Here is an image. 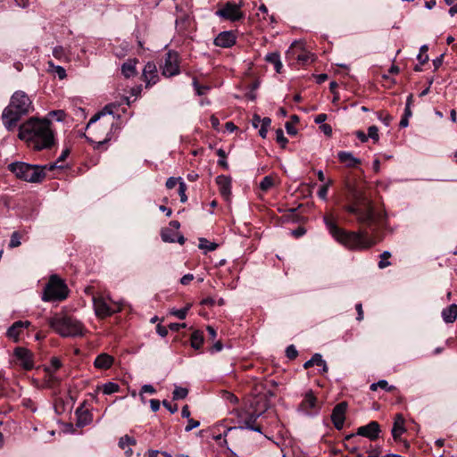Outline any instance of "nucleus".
Wrapping results in <instances>:
<instances>
[{"mask_svg": "<svg viewBox=\"0 0 457 457\" xmlns=\"http://www.w3.org/2000/svg\"><path fill=\"white\" fill-rule=\"evenodd\" d=\"M18 137L35 151L49 149L55 143L51 122L34 117L20 125Z\"/></svg>", "mask_w": 457, "mask_h": 457, "instance_id": "obj_1", "label": "nucleus"}, {"mask_svg": "<svg viewBox=\"0 0 457 457\" xmlns=\"http://www.w3.org/2000/svg\"><path fill=\"white\" fill-rule=\"evenodd\" d=\"M324 222L331 236L349 249L365 250L376 244L372 238L368 237L366 232H348L338 228L331 214L324 216Z\"/></svg>", "mask_w": 457, "mask_h": 457, "instance_id": "obj_2", "label": "nucleus"}, {"mask_svg": "<svg viewBox=\"0 0 457 457\" xmlns=\"http://www.w3.org/2000/svg\"><path fill=\"white\" fill-rule=\"evenodd\" d=\"M34 111L30 97L21 90L12 94L9 104L4 109L2 121L8 131H12L20 120Z\"/></svg>", "mask_w": 457, "mask_h": 457, "instance_id": "obj_3", "label": "nucleus"}, {"mask_svg": "<svg viewBox=\"0 0 457 457\" xmlns=\"http://www.w3.org/2000/svg\"><path fill=\"white\" fill-rule=\"evenodd\" d=\"M253 400L251 406L254 409L253 414L245 421V426H239V428H248L253 431L262 433L260 426H253V423L256 419L263 413L270 406V400L274 396L270 389L266 387L264 383H257L253 388Z\"/></svg>", "mask_w": 457, "mask_h": 457, "instance_id": "obj_4", "label": "nucleus"}, {"mask_svg": "<svg viewBox=\"0 0 457 457\" xmlns=\"http://www.w3.org/2000/svg\"><path fill=\"white\" fill-rule=\"evenodd\" d=\"M57 167L56 163L37 165L24 162H13L8 164L7 168L21 180L29 183H40L45 179L46 170L51 171Z\"/></svg>", "mask_w": 457, "mask_h": 457, "instance_id": "obj_5", "label": "nucleus"}, {"mask_svg": "<svg viewBox=\"0 0 457 457\" xmlns=\"http://www.w3.org/2000/svg\"><path fill=\"white\" fill-rule=\"evenodd\" d=\"M50 327L61 337H81L86 328L79 320L65 315L56 314L49 319Z\"/></svg>", "mask_w": 457, "mask_h": 457, "instance_id": "obj_6", "label": "nucleus"}, {"mask_svg": "<svg viewBox=\"0 0 457 457\" xmlns=\"http://www.w3.org/2000/svg\"><path fill=\"white\" fill-rule=\"evenodd\" d=\"M68 296V287L56 275L51 276L45 287L42 300L45 302L62 301Z\"/></svg>", "mask_w": 457, "mask_h": 457, "instance_id": "obj_7", "label": "nucleus"}, {"mask_svg": "<svg viewBox=\"0 0 457 457\" xmlns=\"http://www.w3.org/2000/svg\"><path fill=\"white\" fill-rule=\"evenodd\" d=\"M93 306L95 314L99 319L110 317L122 309L121 303L113 301L110 297L105 298L103 295L93 297Z\"/></svg>", "mask_w": 457, "mask_h": 457, "instance_id": "obj_8", "label": "nucleus"}, {"mask_svg": "<svg viewBox=\"0 0 457 457\" xmlns=\"http://www.w3.org/2000/svg\"><path fill=\"white\" fill-rule=\"evenodd\" d=\"M13 362L24 370H30L35 366L33 353L26 347H16L13 350Z\"/></svg>", "mask_w": 457, "mask_h": 457, "instance_id": "obj_9", "label": "nucleus"}, {"mask_svg": "<svg viewBox=\"0 0 457 457\" xmlns=\"http://www.w3.org/2000/svg\"><path fill=\"white\" fill-rule=\"evenodd\" d=\"M161 70L162 74L168 78L179 73V60L177 52L170 50L166 53Z\"/></svg>", "mask_w": 457, "mask_h": 457, "instance_id": "obj_10", "label": "nucleus"}, {"mask_svg": "<svg viewBox=\"0 0 457 457\" xmlns=\"http://www.w3.org/2000/svg\"><path fill=\"white\" fill-rule=\"evenodd\" d=\"M298 409L299 411L308 415L319 412L320 405L317 396L314 395L312 389H309L304 393L303 398L301 403L299 404Z\"/></svg>", "mask_w": 457, "mask_h": 457, "instance_id": "obj_11", "label": "nucleus"}, {"mask_svg": "<svg viewBox=\"0 0 457 457\" xmlns=\"http://www.w3.org/2000/svg\"><path fill=\"white\" fill-rule=\"evenodd\" d=\"M360 202H354L353 205L346 207L349 212L356 215L358 220L362 223H369L374 219V211L370 205L361 206Z\"/></svg>", "mask_w": 457, "mask_h": 457, "instance_id": "obj_12", "label": "nucleus"}, {"mask_svg": "<svg viewBox=\"0 0 457 457\" xmlns=\"http://www.w3.org/2000/svg\"><path fill=\"white\" fill-rule=\"evenodd\" d=\"M216 14L226 20L232 21H238L243 18V12L240 11V5L228 2L223 8L218 10Z\"/></svg>", "mask_w": 457, "mask_h": 457, "instance_id": "obj_13", "label": "nucleus"}, {"mask_svg": "<svg viewBox=\"0 0 457 457\" xmlns=\"http://www.w3.org/2000/svg\"><path fill=\"white\" fill-rule=\"evenodd\" d=\"M347 407L348 404L346 402H341L337 404L332 411L331 421L334 427L338 430L342 429L344 427Z\"/></svg>", "mask_w": 457, "mask_h": 457, "instance_id": "obj_14", "label": "nucleus"}, {"mask_svg": "<svg viewBox=\"0 0 457 457\" xmlns=\"http://www.w3.org/2000/svg\"><path fill=\"white\" fill-rule=\"evenodd\" d=\"M31 325L29 320H18L15 321L6 331V337L11 339L14 343H18L20 341L21 336L23 334V331L29 328Z\"/></svg>", "mask_w": 457, "mask_h": 457, "instance_id": "obj_15", "label": "nucleus"}, {"mask_svg": "<svg viewBox=\"0 0 457 457\" xmlns=\"http://www.w3.org/2000/svg\"><path fill=\"white\" fill-rule=\"evenodd\" d=\"M380 433V426L377 421H370L365 426H361L357 429V435L369 438L370 440H376L378 438Z\"/></svg>", "mask_w": 457, "mask_h": 457, "instance_id": "obj_16", "label": "nucleus"}, {"mask_svg": "<svg viewBox=\"0 0 457 457\" xmlns=\"http://www.w3.org/2000/svg\"><path fill=\"white\" fill-rule=\"evenodd\" d=\"M143 77L144 80L146 84V87L154 85L159 79L157 67L154 62H148L143 70Z\"/></svg>", "mask_w": 457, "mask_h": 457, "instance_id": "obj_17", "label": "nucleus"}, {"mask_svg": "<svg viewBox=\"0 0 457 457\" xmlns=\"http://www.w3.org/2000/svg\"><path fill=\"white\" fill-rule=\"evenodd\" d=\"M406 432L405 420L401 413L395 414L394 418V424L391 430L392 436L395 441H400L401 436Z\"/></svg>", "mask_w": 457, "mask_h": 457, "instance_id": "obj_18", "label": "nucleus"}, {"mask_svg": "<svg viewBox=\"0 0 457 457\" xmlns=\"http://www.w3.org/2000/svg\"><path fill=\"white\" fill-rule=\"evenodd\" d=\"M236 42L234 34L230 31L220 32L214 39V44L220 47H229Z\"/></svg>", "mask_w": 457, "mask_h": 457, "instance_id": "obj_19", "label": "nucleus"}, {"mask_svg": "<svg viewBox=\"0 0 457 457\" xmlns=\"http://www.w3.org/2000/svg\"><path fill=\"white\" fill-rule=\"evenodd\" d=\"M114 362V359L112 355L102 353L98 354L95 361H94V366L95 368L98 370H108L110 369Z\"/></svg>", "mask_w": 457, "mask_h": 457, "instance_id": "obj_20", "label": "nucleus"}, {"mask_svg": "<svg viewBox=\"0 0 457 457\" xmlns=\"http://www.w3.org/2000/svg\"><path fill=\"white\" fill-rule=\"evenodd\" d=\"M338 160L345 163L347 167H356L358 164L361 163L360 159L353 156V154L350 152H339L337 154Z\"/></svg>", "mask_w": 457, "mask_h": 457, "instance_id": "obj_21", "label": "nucleus"}, {"mask_svg": "<svg viewBox=\"0 0 457 457\" xmlns=\"http://www.w3.org/2000/svg\"><path fill=\"white\" fill-rule=\"evenodd\" d=\"M136 440L128 436V435H125L123 436H121L119 440V446L124 450L125 452V454L127 455V457H130L132 454H133V451L131 449V445H136Z\"/></svg>", "mask_w": 457, "mask_h": 457, "instance_id": "obj_22", "label": "nucleus"}, {"mask_svg": "<svg viewBox=\"0 0 457 457\" xmlns=\"http://www.w3.org/2000/svg\"><path fill=\"white\" fill-rule=\"evenodd\" d=\"M108 108H109L108 106H105L103 112H97L94 116H92L89 122L87 123V129L94 130V129H98V127L99 128L104 127L105 129H109L110 126H112V122L103 121V122L99 123L96 128H92L93 124H95L97 120H99V119L102 116L105 115V112L108 110Z\"/></svg>", "mask_w": 457, "mask_h": 457, "instance_id": "obj_23", "label": "nucleus"}, {"mask_svg": "<svg viewBox=\"0 0 457 457\" xmlns=\"http://www.w3.org/2000/svg\"><path fill=\"white\" fill-rule=\"evenodd\" d=\"M137 63V59H129L121 66V72L125 78H131L137 74L136 65Z\"/></svg>", "mask_w": 457, "mask_h": 457, "instance_id": "obj_24", "label": "nucleus"}, {"mask_svg": "<svg viewBox=\"0 0 457 457\" xmlns=\"http://www.w3.org/2000/svg\"><path fill=\"white\" fill-rule=\"evenodd\" d=\"M216 182L220 187V191L223 197H228L230 195L231 181L226 176H218Z\"/></svg>", "mask_w": 457, "mask_h": 457, "instance_id": "obj_25", "label": "nucleus"}, {"mask_svg": "<svg viewBox=\"0 0 457 457\" xmlns=\"http://www.w3.org/2000/svg\"><path fill=\"white\" fill-rule=\"evenodd\" d=\"M442 318L446 323H453L457 318V304L453 303L442 311Z\"/></svg>", "mask_w": 457, "mask_h": 457, "instance_id": "obj_26", "label": "nucleus"}, {"mask_svg": "<svg viewBox=\"0 0 457 457\" xmlns=\"http://www.w3.org/2000/svg\"><path fill=\"white\" fill-rule=\"evenodd\" d=\"M265 60L270 62V63H272L274 65V68L276 70V71L278 73H280L281 72V70H282V62L280 61V55L277 52H274V53H270L268 54L266 56H265Z\"/></svg>", "mask_w": 457, "mask_h": 457, "instance_id": "obj_27", "label": "nucleus"}, {"mask_svg": "<svg viewBox=\"0 0 457 457\" xmlns=\"http://www.w3.org/2000/svg\"><path fill=\"white\" fill-rule=\"evenodd\" d=\"M204 344V334L202 331L195 330L191 334L190 337V345L195 349L199 350Z\"/></svg>", "mask_w": 457, "mask_h": 457, "instance_id": "obj_28", "label": "nucleus"}, {"mask_svg": "<svg viewBox=\"0 0 457 457\" xmlns=\"http://www.w3.org/2000/svg\"><path fill=\"white\" fill-rule=\"evenodd\" d=\"M384 389L386 391L391 392L396 389L395 386H389L388 382L385 379H380L377 383H372L370 385V390L376 391L378 388Z\"/></svg>", "mask_w": 457, "mask_h": 457, "instance_id": "obj_29", "label": "nucleus"}, {"mask_svg": "<svg viewBox=\"0 0 457 457\" xmlns=\"http://www.w3.org/2000/svg\"><path fill=\"white\" fill-rule=\"evenodd\" d=\"M177 233L176 231H170V228H163L161 233L162 239L164 242L174 243L177 240Z\"/></svg>", "mask_w": 457, "mask_h": 457, "instance_id": "obj_30", "label": "nucleus"}, {"mask_svg": "<svg viewBox=\"0 0 457 457\" xmlns=\"http://www.w3.org/2000/svg\"><path fill=\"white\" fill-rule=\"evenodd\" d=\"M218 247V244L214 242H210L206 238L199 239V248L205 250L206 252H212L216 250Z\"/></svg>", "mask_w": 457, "mask_h": 457, "instance_id": "obj_31", "label": "nucleus"}, {"mask_svg": "<svg viewBox=\"0 0 457 457\" xmlns=\"http://www.w3.org/2000/svg\"><path fill=\"white\" fill-rule=\"evenodd\" d=\"M102 390L104 395H112L120 390V386L114 382H107L103 385Z\"/></svg>", "mask_w": 457, "mask_h": 457, "instance_id": "obj_32", "label": "nucleus"}, {"mask_svg": "<svg viewBox=\"0 0 457 457\" xmlns=\"http://www.w3.org/2000/svg\"><path fill=\"white\" fill-rule=\"evenodd\" d=\"M53 55L59 61H67L69 59L65 49L61 46L54 47Z\"/></svg>", "mask_w": 457, "mask_h": 457, "instance_id": "obj_33", "label": "nucleus"}, {"mask_svg": "<svg viewBox=\"0 0 457 457\" xmlns=\"http://www.w3.org/2000/svg\"><path fill=\"white\" fill-rule=\"evenodd\" d=\"M391 257V253L388 251H384L380 254V261L378 263V266L379 269H385L391 265V262L388 261V259Z\"/></svg>", "mask_w": 457, "mask_h": 457, "instance_id": "obj_34", "label": "nucleus"}, {"mask_svg": "<svg viewBox=\"0 0 457 457\" xmlns=\"http://www.w3.org/2000/svg\"><path fill=\"white\" fill-rule=\"evenodd\" d=\"M271 124V120L268 117H265L262 120V123H261V129L259 130V135L262 137V138H265L266 136H267V132H268V129L269 127L270 126Z\"/></svg>", "mask_w": 457, "mask_h": 457, "instance_id": "obj_35", "label": "nucleus"}, {"mask_svg": "<svg viewBox=\"0 0 457 457\" xmlns=\"http://www.w3.org/2000/svg\"><path fill=\"white\" fill-rule=\"evenodd\" d=\"M187 394H188V390L186 387L175 386V389L172 393L173 399L174 400L184 399L187 397Z\"/></svg>", "mask_w": 457, "mask_h": 457, "instance_id": "obj_36", "label": "nucleus"}, {"mask_svg": "<svg viewBox=\"0 0 457 457\" xmlns=\"http://www.w3.org/2000/svg\"><path fill=\"white\" fill-rule=\"evenodd\" d=\"M48 66L49 68H52L54 71V72L60 79H63L66 78V71L63 67L59 65L55 66L52 62H48Z\"/></svg>", "mask_w": 457, "mask_h": 457, "instance_id": "obj_37", "label": "nucleus"}, {"mask_svg": "<svg viewBox=\"0 0 457 457\" xmlns=\"http://www.w3.org/2000/svg\"><path fill=\"white\" fill-rule=\"evenodd\" d=\"M428 47L427 45H423L420 48V54L417 55V59L421 64L426 63L428 61V55L426 54Z\"/></svg>", "mask_w": 457, "mask_h": 457, "instance_id": "obj_38", "label": "nucleus"}, {"mask_svg": "<svg viewBox=\"0 0 457 457\" xmlns=\"http://www.w3.org/2000/svg\"><path fill=\"white\" fill-rule=\"evenodd\" d=\"M21 244V235L19 232L15 231L12 234L9 247L10 248H15L20 246Z\"/></svg>", "mask_w": 457, "mask_h": 457, "instance_id": "obj_39", "label": "nucleus"}, {"mask_svg": "<svg viewBox=\"0 0 457 457\" xmlns=\"http://www.w3.org/2000/svg\"><path fill=\"white\" fill-rule=\"evenodd\" d=\"M276 140L281 145V147L285 148L288 140L285 137L284 132L281 129H278L276 130Z\"/></svg>", "mask_w": 457, "mask_h": 457, "instance_id": "obj_40", "label": "nucleus"}, {"mask_svg": "<svg viewBox=\"0 0 457 457\" xmlns=\"http://www.w3.org/2000/svg\"><path fill=\"white\" fill-rule=\"evenodd\" d=\"M193 87H194L197 96H204L210 89V87L207 86L199 85L195 78H194V79H193Z\"/></svg>", "mask_w": 457, "mask_h": 457, "instance_id": "obj_41", "label": "nucleus"}, {"mask_svg": "<svg viewBox=\"0 0 457 457\" xmlns=\"http://www.w3.org/2000/svg\"><path fill=\"white\" fill-rule=\"evenodd\" d=\"M189 307H185L182 309H172L170 311V314L176 316L179 320H184L187 317Z\"/></svg>", "mask_w": 457, "mask_h": 457, "instance_id": "obj_42", "label": "nucleus"}, {"mask_svg": "<svg viewBox=\"0 0 457 457\" xmlns=\"http://www.w3.org/2000/svg\"><path fill=\"white\" fill-rule=\"evenodd\" d=\"M378 118L379 120H381L385 126L388 127L393 120V117L384 112H378Z\"/></svg>", "mask_w": 457, "mask_h": 457, "instance_id": "obj_43", "label": "nucleus"}, {"mask_svg": "<svg viewBox=\"0 0 457 457\" xmlns=\"http://www.w3.org/2000/svg\"><path fill=\"white\" fill-rule=\"evenodd\" d=\"M61 366H62L61 361L56 357H53L50 361V366L47 368V370L54 372L59 368H61Z\"/></svg>", "mask_w": 457, "mask_h": 457, "instance_id": "obj_44", "label": "nucleus"}, {"mask_svg": "<svg viewBox=\"0 0 457 457\" xmlns=\"http://www.w3.org/2000/svg\"><path fill=\"white\" fill-rule=\"evenodd\" d=\"M272 185H273V179L269 176H266L261 181L260 187L262 190H268Z\"/></svg>", "mask_w": 457, "mask_h": 457, "instance_id": "obj_45", "label": "nucleus"}, {"mask_svg": "<svg viewBox=\"0 0 457 457\" xmlns=\"http://www.w3.org/2000/svg\"><path fill=\"white\" fill-rule=\"evenodd\" d=\"M368 137H370L374 141H378L379 138L378 129L376 126H370L368 129Z\"/></svg>", "mask_w": 457, "mask_h": 457, "instance_id": "obj_46", "label": "nucleus"}, {"mask_svg": "<svg viewBox=\"0 0 457 457\" xmlns=\"http://www.w3.org/2000/svg\"><path fill=\"white\" fill-rule=\"evenodd\" d=\"M147 457H172L166 452H160L158 450H149L147 452Z\"/></svg>", "mask_w": 457, "mask_h": 457, "instance_id": "obj_47", "label": "nucleus"}, {"mask_svg": "<svg viewBox=\"0 0 457 457\" xmlns=\"http://www.w3.org/2000/svg\"><path fill=\"white\" fill-rule=\"evenodd\" d=\"M331 184V180H328L327 183H325L318 191V196L320 199H325L328 194V186Z\"/></svg>", "mask_w": 457, "mask_h": 457, "instance_id": "obj_48", "label": "nucleus"}, {"mask_svg": "<svg viewBox=\"0 0 457 457\" xmlns=\"http://www.w3.org/2000/svg\"><path fill=\"white\" fill-rule=\"evenodd\" d=\"M286 354L287 356L289 358V359H295L296 358L297 354H298V352L296 350V348L295 347V345H290L289 346L287 347L286 349Z\"/></svg>", "mask_w": 457, "mask_h": 457, "instance_id": "obj_49", "label": "nucleus"}, {"mask_svg": "<svg viewBox=\"0 0 457 457\" xmlns=\"http://www.w3.org/2000/svg\"><path fill=\"white\" fill-rule=\"evenodd\" d=\"M200 426V422L197 420H195L193 419H187V425L185 428L186 432H189L194 428H196Z\"/></svg>", "mask_w": 457, "mask_h": 457, "instance_id": "obj_50", "label": "nucleus"}, {"mask_svg": "<svg viewBox=\"0 0 457 457\" xmlns=\"http://www.w3.org/2000/svg\"><path fill=\"white\" fill-rule=\"evenodd\" d=\"M179 181H182L180 178L170 177L166 181V187L169 189H172L178 183L179 184Z\"/></svg>", "mask_w": 457, "mask_h": 457, "instance_id": "obj_51", "label": "nucleus"}, {"mask_svg": "<svg viewBox=\"0 0 457 457\" xmlns=\"http://www.w3.org/2000/svg\"><path fill=\"white\" fill-rule=\"evenodd\" d=\"M186 184L183 181H179V194L180 195V200H187V196L186 195Z\"/></svg>", "mask_w": 457, "mask_h": 457, "instance_id": "obj_52", "label": "nucleus"}, {"mask_svg": "<svg viewBox=\"0 0 457 457\" xmlns=\"http://www.w3.org/2000/svg\"><path fill=\"white\" fill-rule=\"evenodd\" d=\"M312 359V361L313 363V366L314 365H317V366H321V364H324V360L322 359V356L320 354V353H315L312 355V357L311 358Z\"/></svg>", "mask_w": 457, "mask_h": 457, "instance_id": "obj_53", "label": "nucleus"}, {"mask_svg": "<svg viewBox=\"0 0 457 457\" xmlns=\"http://www.w3.org/2000/svg\"><path fill=\"white\" fill-rule=\"evenodd\" d=\"M156 391L154 387L152 385H144L141 387L140 395H142L144 393H149V394H154ZM142 400H144V397L141 396Z\"/></svg>", "mask_w": 457, "mask_h": 457, "instance_id": "obj_54", "label": "nucleus"}, {"mask_svg": "<svg viewBox=\"0 0 457 457\" xmlns=\"http://www.w3.org/2000/svg\"><path fill=\"white\" fill-rule=\"evenodd\" d=\"M51 116H54L56 117V120L57 121H62L64 120V117H65V113L62 110H58V111H53L49 113Z\"/></svg>", "mask_w": 457, "mask_h": 457, "instance_id": "obj_55", "label": "nucleus"}, {"mask_svg": "<svg viewBox=\"0 0 457 457\" xmlns=\"http://www.w3.org/2000/svg\"><path fill=\"white\" fill-rule=\"evenodd\" d=\"M162 405L170 412L175 413L178 411V405L177 404H171L170 403L167 401L162 402Z\"/></svg>", "mask_w": 457, "mask_h": 457, "instance_id": "obj_56", "label": "nucleus"}, {"mask_svg": "<svg viewBox=\"0 0 457 457\" xmlns=\"http://www.w3.org/2000/svg\"><path fill=\"white\" fill-rule=\"evenodd\" d=\"M194 279V275L191 274V273H188V274H186L184 275L181 278H180V283L184 286H187L188 285L192 280Z\"/></svg>", "mask_w": 457, "mask_h": 457, "instance_id": "obj_57", "label": "nucleus"}, {"mask_svg": "<svg viewBox=\"0 0 457 457\" xmlns=\"http://www.w3.org/2000/svg\"><path fill=\"white\" fill-rule=\"evenodd\" d=\"M320 129L326 136L330 137L332 135V128L329 124H321Z\"/></svg>", "mask_w": 457, "mask_h": 457, "instance_id": "obj_58", "label": "nucleus"}, {"mask_svg": "<svg viewBox=\"0 0 457 457\" xmlns=\"http://www.w3.org/2000/svg\"><path fill=\"white\" fill-rule=\"evenodd\" d=\"M285 127L288 135L295 136L297 134L296 129L290 122H286Z\"/></svg>", "mask_w": 457, "mask_h": 457, "instance_id": "obj_59", "label": "nucleus"}, {"mask_svg": "<svg viewBox=\"0 0 457 457\" xmlns=\"http://www.w3.org/2000/svg\"><path fill=\"white\" fill-rule=\"evenodd\" d=\"M445 54H442L438 57L433 60V65L435 70H437L443 63Z\"/></svg>", "mask_w": 457, "mask_h": 457, "instance_id": "obj_60", "label": "nucleus"}, {"mask_svg": "<svg viewBox=\"0 0 457 457\" xmlns=\"http://www.w3.org/2000/svg\"><path fill=\"white\" fill-rule=\"evenodd\" d=\"M328 116L325 113H320L314 118V122L317 124H325L324 121L327 120Z\"/></svg>", "mask_w": 457, "mask_h": 457, "instance_id": "obj_61", "label": "nucleus"}, {"mask_svg": "<svg viewBox=\"0 0 457 457\" xmlns=\"http://www.w3.org/2000/svg\"><path fill=\"white\" fill-rule=\"evenodd\" d=\"M224 397L231 403H237L238 401L237 397L229 392H225Z\"/></svg>", "mask_w": 457, "mask_h": 457, "instance_id": "obj_62", "label": "nucleus"}, {"mask_svg": "<svg viewBox=\"0 0 457 457\" xmlns=\"http://www.w3.org/2000/svg\"><path fill=\"white\" fill-rule=\"evenodd\" d=\"M150 407L153 411H157L160 409V401L157 399L150 400Z\"/></svg>", "mask_w": 457, "mask_h": 457, "instance_id": "obj_63", "label": "nucleus"}, {"mask_svg": "<svg viewBox=\"0 0 457 457\" xmlns=\"http://www.w3.org/2000/svg\"><path fill=\"white\" fill-rule=\"evenodd\" d=\"M156 331L162 337H166L167 334H168V329L165 327H163V326H162L160 324L157 325Z\"/></svg>", "mask_w": 457, "mask_h": 457, "instance_id": "obj_64", "label": "nucleus"}]
</instances>
